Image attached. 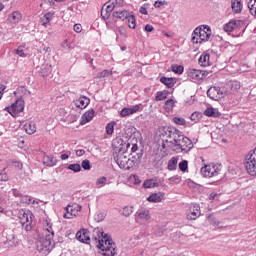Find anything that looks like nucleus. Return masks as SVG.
Returning a JSON list of instances; mask_svg holds the SVG:
<instances>
[{
  "mask_svg": "<svg viewBox=\"0 0 256 256\" xmlns=\"http://www.w3.org/2000/svg\"><path fill=\"white\" fill-rule=\"evenodd\" d=\"M112 147L114 149V160L117 163L120 169H124L125 171H129V169H133V162L125 155L131 147V144L125 142L123 138L117 137L112 142Z\"/></svg>",
  "mask_w": 256,
  "mask_h": 256,
  "instance_id": "1",
  "label": "nucleus"
},
{
  "mask_svg": "<svg viewBox=\"0 0 256 256\" xmlns=\"http://www.w3.org/2000/svg\"><path fill=\"white\" fill-rule=\"evenodd\" d=\"M46 231L51 234L46 235L44 238H40L36 244L37 251L42 255H49L55 247V243H53V236L55 235L53 228L49 226Z\"/></svg>",
  "mask_w": 256,
  "mask_h": 256,
  "instance_id": "2",
  "label": "nucleus"
},
{
  "mask_svg": "<svg viewBox=\"0 0 256 256\" xmlns=\"http://www.w3.org/2000/svg\"><path fill=\"white\" fill-rule=\"evenodd\" d=\"M101 238L98 239V249L103 251L104 256H115L117 250L115 249V243L109 235L104 232H100Z\"/></svg>",
  "mask_w": 256,
  "mask_h": 256,
  "instance_id": "3",
  "label": "nucleus"
},
{
  "mask_svg": "<svg viewBox=\"0 0 256 256\" xmlns=\"http://www.w3.org/2000/svg\"><path fill=\"white\" fill-rule=\"evenodd\" d=\"M18 217L25 231H31V229H33L32 223H33V217L35 216L33 215L32 211L22 209L18 212Z\"/></svg>",
  "mask_w": 256,
  "mask_h": 256,
  "instance_id": "4",
  "label": "nucleus"
},
{
  "mask_svg": "<svg viewBox=\"0 0 256 256\" xmlns=\"http://www.w3.org/2000/svg\"><path fill=\"white\" fill-rule=\"evenodd\" d=\"M245 169L252 177H256V152L251 150L245 157Z\"/></svg>",
  "mask_w": 256,
  "mask_h": 256,
  "instance_id": "5",
  "label": "nucleus"
},
{
  "mask_svg": "<svg viewBox=\"0 0 256 256\" xmlns=\"http://www.w3.org/2000/svg\"><path fill=\"white\" fill-rule=\"evenodd\" d=\"M165 134L167 137V143H171V145H174V147H177V144L181 143V140L183 139V137H185L181 131L175 128H168L165 131Z\"/></svg>",
  "mask_w": 256,
  "mask_h": 256,
  "instance_id": "6",
  "label": "nucleus"
},
{
  "mask_svg": "<svg viewBox=\"0 0 256 256\" xmlns=\"http://www.w3.org/2000/svg\"><path fill=\"white\" fill-rule=\"evenodd\" d=\"M225 95H231V92H229L227 90V87L225 86H214L207 91V97H209V99H212V101H218V99H221V97H225Z\"/></svg>",
  "mask_w": 256,
  "mask_h": 256,
  "instance_id": "7",
  "label": "nucleus"
},
{
  "mask_svg": "<svg viewBox=\"0 0 256 256\" xmlns=\"http://www.w3.org/2000/svg\"><path fill=\"white\" fill-rule=\"evenodd\" d=\"M201 174L203 177H217L221 173L220 164H209L201 168Z\"/></svg>",
  "mask_w": 256,
  "mask_h": 256,
  "instance_id": "8",
  "label": "nucleus"
},
{
  "mask_svg": "<svg viewBox=\"0 0 256 256\" xmlns=\"http://www.w3.org/2000/svg\"><path fill=\"white\" fill-rule=\"evenodd\" d=\"M25 109V101L23 99H18L11 106L5 108V111H8L12 117H17L19 113H23Z\"/></svg>",
  "mask_w": 256,
  "mask_h": 256,
  "instance_id": "9",
  "label": "nucleus"
},
{
  "mask_svg": "<svg viewBox=\"0 0 256 256\" xmlns=\"http://www.w3.org/2000/svg\"><path fill=\"white\" fill-rule=\"evenodd\" d=\"M176 147H178V153H189V151L193 149V141H191V139H189L188 137L184 136Z\"/></svg>",
  "mask_w": 256,
  "mask_h": 256,
  "instance_id": "10",
  "label": "nucleus"
},
{
  "mask_svg": "<svg viewBox=\"0 0 256 256\" xmlns=\"http://www.w3.org/2000/svg\"><path fill=\"white\" fill-rule=\"evenodd\" d=\"M196 33L200 34V41H202V43L211 39V27L208 25L198 26L196 28Z\"/></svg>",
  "mask_w": 256,
  "mask_h": 256,
  "instance_id": "11",
  "label": "nucleus"
},
{
  "mask_svg": "<svg viewBox=\"0 0 256 256\" xmlns=\"http://www.w3.org/2000/svg\"><path fill=\"white\" fill-rule=\"evenodd\" d=\"M188 77L190 81L197 83V81L205 79V72L197 69H190L188 71Z\"/></svg>",
  "mask_w": 256,
  "mask_h": 256,
  "instance_id": "12",
  "label": "nucleus"
},
{
  "mask_svg": "<svg viewBox=\"0 0 256 256\" xmlns=\"http://www.w3.org/2000/svg\"><path fill=\"white\" fill-rule=\"evenodd\" d=\"M142 107V104H136L130 108H123L120 112V115L121 117H129V115H134V113L141 111Z\"/></svg>",
  "mask_w": 256,
  "mask_h": 256,
  "instance_id": "13",
  "label": "nucleus"
},
{
  "mask_svg": "<svg viewBox=\"0 0 256 256\" xmlns=\"http://www.w3.org/2000/svg\"><path fill=\"white\" fill-rule=\"evenodd\" d=\"M76 239L80 241V243H86L89 245V241H91V237L89 236V231L83 229L76 233Z\"/></svg>",
  "mask_w": 256,
  "mask_h": 256,
  "instance_id": "14",
  "label": "nucleus"
},
{
  "mask_svg": "<svg viewBox=\"0 0 256 256\" xmlns=\"http://www.w3.org/2000/svg\"><path fill=\"white\" fill-rule=\"evenodd\" d=\"M52 71L51 64H42L41 67H37V72L41 77H49Z\"/></svg>",
  "mask_w": 256,
  "mask_h": 256,
  "instance_id": "15",
  "label": "nucleus"
},
{
  "mask_svg": "<svg viewBox=\"0 0 256 256\" xmlns=\"http://www.w3.org/2000/svg\"><path fill=\"white\" fill-rule=\"evenodd\" d=\"M93 117H95V110L90 109L87 112H85L81 119H80V125H86V123H89L93 120Z\"/></svg>",
  "mask_w": 256,
  "mask_h": 256,
  "instance_id": "16",
  "label": "nucleus"
},
{
  "mask_svg": "<svg viewBox=\"0 0 256 256\" xmlns=\"http://www.w3.org/2000/svg\"><path fill=\"white\" fill-rule=\"evenodd\" d=\"M89 103H91V100L85 96H82L74 101L75 107L78 109H86Z\"/></svg>",
  "mask_w": 256,
  "mask_h": 256,
  "instance_id": "17",
  "label": "nucleus"
},
{
  "mask_svg": "<svg viewBox=\"0 0 256 256\" xmlns=\"http://www.w3.org/2000/svg\"><path fill=\"white\" fill-rule=\"evenodd\" d=\"M73 209H76V211H81V205L74 204L73 206L68 205L66 208L67 213L63 215L64 219H71L75 213L73 212Z\"/></svg>",
  "mask_w": 256,
  "mask_h": 256,
  "instance_id": "18",
  "label": "nucleus"
},
{
  "mask_svg": "<svg viewBox=\"0 0 256 256\" xmlns=\"http://www.w3.org/2000/svg\"><path fill=\"white\" fill-rule=\"evenodd\" d=\"M42 161L46 167H55L57 165V159L53 155L44 154Z\"/></svg>",
  "mask_w": 256,
  "mask_h": 256,
  "instance_id": "19",
  "label": "nucleus"
},
{
  "mask_svg": "<svg viewBox=\"0 0 256 256\" xmlns=\"http://www.w3.org/2000/svg\"><path fill=\"white\" fill-rule=\"evenodd\" d=\"M227 91L230 92V95H232V93H237V91H239V89H241V83L239 81H230L227 84ZM230 89V90H229Z\"/></svg>",
  "mask_w": 256,
  "mask_h": 256,
  "instance_id": "20",
  "label": "nucleus"
},
{
  "mask_svg": "<svg viewBox=\"0 0 256 256\" xmlns=\"http://www.w3.org/2000/svg\"><path fill=\"white\" fill-rule=\"evenodd\" d=\"M23 19V15H21V12L14 11L11 14L8 15V21L9 23H19Z\"/></svg>",
  "mask_w": 256,
  "mask_h": 256,
  "instance_id": "21",
  "label": "nucleus"
},
{
  "mask_svg": "<svg viewBox=\"0 0 256 256\" xmlns=\"http://www.w3.org/2000/svg\"><path fill=\"white\" fill-rule=\"evenodd\" d=\"M163 197H165V194L158 192L150 195L147 198V201H149L150 203H161V201H163Z\"/></svg>",
  "mask_w": 256,
  "mask_h": 256,
  "instance_id": "22",
  "label": "nucleus"
},
{
  "mask_svg": "<svg viewBox=\"0 0 256 256\" xmlns=\"http://www.w3.org/2000/svg\"><path fill=\"white\" fill-rule=\"evenodd\" d=\"M209 59H211V56L207 53H203L200 56L198 63L199 65H201V67H209V65H211V62Z\"/></svg>",
  "mask_w": 256,
  "mask_h": 256,
  "instance_id": "23",
  "label": "nucleus"
},
{
  "mask_svg": "<svg viewBox=\"0 0 256 256\" xmlns=\"http://www.w3.org/2000/svg\"><path fill=\"white\" fill-rule=\"evenodd\" d=\"M132 159H130L132 163V167H135V165H139L141 163V159L143 157V150H140L139 152L132 153Z\"/></svg>",
  "mask_w": 256,
  "mask_h": 256,
  "instance_id": "24",
  "label": "nucleus"
},
{
  "mask_svg": "<svg viewBox=\"0 0 256 256\" xmlns=\"http://www.w3.org/2000/svg\"><path fill=\"white\" fill-rule=\"evenodd\" d=\"M239 23H241V20H231L224 25V31L226 33H231V31H234L235 27H237Z\"/></svg>",
  "mask_w": 256,
  "mask_h": 256,
  "instance_id": "25",
  "label": "nucleus"
},
{
  "mask_svg": "<svg viewBox=\"0 0 256 256\" xmlns=\"http://www.w3.org/2000/svg\"><path fill=\"white\" fill-rule=\"evenodd\" d=\"M160 83H163L168 89H171L175 87V83H177V81H175L174 78H167L162 76L160 78Z\"/></svg>",
  "mask_w": 256,
  "mask_h": 256,
  "instance_id": "26",
  "label": "nucleus"
},
{
  "mask_svg": "<svg viewBox=\"0 0 256 256\" xmlns=\"http://www.w3.org/2000/svg\"><path fill=\"white\" fill-rule=\"evenodd\" d=\"M204 115L206 117H221V112H219V109L211 107L204 111Z\"/></svg>",
  "mask_w": 256,
  "mask_h": 256,
  "instance_id": "27",
  "label": "nucleus"
},
{
  "mask_svg": "<svg viewBox=\"0 0 256 256\" xmlns=\"http://www.w3.org/2000/svg\"><path fill=\"white\" fill-rule=\"evenodd\" d=\"M113 17L114 19H121V21H126V19L129 17V12L127 10L114 11Z\"/></svg>",
  "mask_w": 256,
  "mask_h": 256,
  "instance_id": "28",
  "label": "nucleus"
},
{
  "mask_svg": "<svg viewBox=\"0 0 256 256\" xmlns=\"http://www.w3.org/2000/svg\"><path fill=\"white\" fill-rule=\"evenodd\" d=\"M201 215V211L199 210V205H194L190 208V214L188 215L189 219L195 220L197 217Z\"/></svg>",
  "mask_w": 256,
  "mask_h": 256,
  "instance_id": "29",
  "label": "nucleus"
},
{
  "mask_svg": "<svg viewBox=\"0 0 256 256\" xmlns=\"http://www.w3.org/2000/svg\"><path fill=\"white\" fill-rule=\"evenodd\" d=\"M116 4H117V0H110L102 7V9H104L106 13H109L111 15V13H113V11L115 10Z\"/></svg>",
  "mask_w": 256,
  "mask_h": 256,
  "instance_id": "30",
  "label": "nucleus"
},
{
  "mask_svg": "<svg viewBox=\"0 0 256 256\" xmlns=\"http://www.w3.org/2000/svg\"><path fill=\"white\" fill-rule=\"evenodd\" d=\"M52 20H53V13L48 12L42 16L40 23L41 25H43V27H47V25H49V23H51Z\"/></svg>",
  "mask_w": 256,
  "mask_h": 256,
  "instance_id": "31",
  "label": "nucleus"
},
{
  "mask_svg": "<svg viewBox=\"0 0 256 256\" xmlns=\"http://www.w3.org/2000/svg\"><path fill=\"white\" fill-rule=\"evenodd\" d=\"M231 7L234 13H241V11H243V4L241 3V1L232 0Z\"/></svg>",
  "mask_w": 256,
  "mask_h": 256,
  "instance_id": "32",
  "label": "nucleus"
},
{
  "mask_svg": "<svg viewBox=\"0 0 256 256\" xmlns=\"http://www.w3.org/2000/svg\"><path fill=\"white\" fill-rule=\"evenodd\" d=\"M126 23L129 29H135L137 27V20L135 19V15H130L126 19Z\"/></svg>",
  "mask_w": 256,
  "mask_h": 256,
  "instance_id": "33",
  "label": "nucleus"
},
{
  "mask_svg": "<svg viewBox=\"0 0 256 256\" xmlns=\"http://www.w3.org/2000/svg\"><path fill=\"white\" fill-rule=\"evenodd\" d=\"M136 215L140 219H144L145 221H149L151 219V214L149 213V210H139Z\"/></svg>",
  "mask_w": 256,
  "mask_h": 256,
  "instance_id": "34",
  "label": "nucleus"
},
{
  "mask_svg": "<svg viewBox=\"0 0 256 256\" xmlns=\"http://www.w3.org/2000/svg\"><path fill=\"white\" fill-rule=\"evenodd\" d=\"M144 189H151L153 187H159V183L155 182L154 179L145 180L143 183Z\"/></svg>",
  "mask_w": 256,
  "mask_h": 256,
  "instance_id": "35",
  "label": "nucleus"
},
{
  "mask_svg": "<svg viewBox=\"0 0 256 256\" xmlns=\"http://www.w3.org/2000/svg\"><path fill=\"white\" fill-rule=\"evenodd\" d=\"M177 163H178V159L177 157H172L169 161H168V170L169 171H175V169H177Z\"/></svg>",
  "mask_w": 256,
  "mask_h": 256,
  "instance_id": "36",
  "label": "nucleus"
},
{
  "mask_svg": "<svg viewBox=\"0 0 256 256\" xmlns=\"http://www.w3.org/2000/svg\"><path fill=\"white\" fill-rule=\"evenodd\" d=\"M24 129L26 133H28V135H33V133L37 131V127H35V124H31V123H26L24 125Z\"/></svg>",
  "mask_w": 256,
  "mask_h": 256,
  "instance_id": "37",
  "label": "nucleus"
},
{
  "mask_svg": "<svg viewBox=\"0 0 256 256\" xmlns=\"http://www.w3.org/2000/svg\"><path fill=\"white\" fill-rule=\"evenodd\" d=\"M197 31V28L194 29L193 33H192V38H191V41L192 43H203L202 40H201V34L198 32L196 33Z\"/></svg>",
  "mask_w": 256,
  "mask_h": 256,
  "instance_id": "38",
  "label": "nucleus"
},
{
  "mask_svg": "<svg viewBox=\"0 0 256 256\" xmlns=\"http://www.w3.org/2000/svg\"><path fill=\"white\" fill-rule=\"evenodd\" d=\"M105 185H107V177L102 176L96 180V187H98V189L105 187Z\"/></svg>",
  "mask_w": 256,
  "mask_h": 256,
  "instance_id": "39",
  "label": "nucleus"
},
{
  "mask_svg": "<svg viewBox=\"0 0 256 256\" xmlns=\"http://www.w3.org/2000/svg\"><path fill=\"white\" fill-rule=\"evenodd\" d=\"M5 205H7V200L5 197L0 196V213L3 215L7 214V210H5Z\"/></svg>",
  "mask_w": 256,
  "mask_h": 256,
  "instance_id": "40",
  "label": "nucleus"
},
{
  "mask_svg": "<svg viewBox=\"0 0 256 256\" xmlns=\"http://www.w3.org/2000/svg\"><path fill=\"white\" fill-rule=\"evenodd\" d=\"M109 75H113V71L111 70H103L97 74V79H103L105 77H109Z\"/></svg>",
  "mask_w": 256,
  "mask_h": 256,
  "instance_id": "41",
  "label": "nucleus"
},
{
  "mask_svg": "<svg viewBox=\"0 0 256 256\" xmlns=\"http://www.w3.org/2000/svg\"><path fill=\"white\" fill-rule=\"evenodd\" d=\"M178 167L182 173H185V171L189 169V162L187 160H183L178 164Z\"/></svg>",
  "mask_w": 256,
  "mask_h": 256,
  "instance_id": "42",
  "label": "nucleus"
},
{
  "mask_svg": "<svg viewBox=\"0 0 256 256\" xmlns=\"http://www.w3.org/2000/svg\"><path fill=\"white\" fill-rule=\"evenodd\" d=\"M172 71L176 73L177 75H181L183 71H185V68L181 65H172Z\"/></svg>",
  "mask_w": 256,
  "mask_h": 256,
  "instance_id": "43",
  "label": "nucleus"
},
{
  "mask_svg": "<svg viewBox=\"0 0 256 256\" xmlns=\"http://www.w3.org/2000/svg\"><path fill=\"white\" fill-rule=\"evenodd\" d=\"M67 169L73 171L74 173H79L81 171V164H70Z\"/></svg>",
  "mask_w": 256,
  "mask_h": 256,
  "instance_id": "44",
  "label": "nucleus"
},
{
  "mask_svg": "<svg viewBox=\"0 0 256 256\" xmlns=\"http://www.w3.org/2000/svg\"><path fill=\"white\" fill-rule=\"evenodd\" d=\"M113 131H115V122H110L106 125V133L107 135H113Z\"/></svg>",
  "mask_w": 256,
  "mask_h": 256,
  "instance_id": "45",
  "label": "nucleus"
},
{
  "mask_svg": "<svg viewBox=\"0 0 256 256\" xmlns=\"http://www.w3.org/2000/svg\"><path fill=\"white\" fill-rule=\"evenodd\" d=\"M167 99V92L159 91L156 94V101H165Z\"/></svg>",
  "mask_w": 256,
  "mask_h": 256,
  "instance_id": "46",
  "label": "nucleus"
},
{
  "mask_svg": "<svg viewBox=\"0 0 256 256\" xmlns=\"http://www.w3.org/2000/svg\"><path fill=\"white\" fill-rule=\"evenodd\" d=\"M132 213H133V207L131 206H126L122 210V215H124V217H129Z\"/></svg>",
  "mask_w": 256,
  "mask_h": 256,
  "instance_id": "47",
  "label": "nucleus"
},
{
  "mask_svg": "<svg viewBox=\"0 0 256 256\" xmlns=\"http://www.w3.org/2000/svg\"><path fill=\"white\" fill-rule=\"evenodd\" d=\"M81 167L82 169H84V171H91V161L87 159L83 160Z\"/></svg>",
  "mask_w": 256,
  "mask_h": 256,
  "instance_id": "48",
  "label": "nucleus"
},
{
  "mask_svg": "<svg viewBox=\"0 0 256 256\" xmlns=\"http://www.w3.org/2000/svg\"><path fill=\"white\" fill-rule=\"evenodd\" d=\"M255 8H256V0H250L248 2V9L251 13V15H254L255 13Z\"/></svg>",
  "mask_w": 256,
  "mask_h": 256,
  "instance_id": "49",
  "label": "nucleus"
},
{
  "mask_svg": "<svg viewBox=\"0 0 256 256\" xmlns=\"http://www.w3.org/2000/svg\"><path fill=\"white\" fill-rule=\"evenodd\" d=\"M202 114L199 112H194L191 114L190 119L191 121H194V123H198V121L201 119Z\"/></svg>",
  "mask_w": 256,
  "mask_h": 256,
  "instance_id": "50",
  "label": "nucleus"
},
{
  "mask_svg": "<svg viewBox=\"0 0 256 256\" xmlns=\"http://www.w3.org/2000/svg\"><path fill=\"white\" fill-rule=\"evenodd\" d=\"M105 217H106V215L104 212H99V213L95 214L94 219H95V221H97V223H101V221L105 220Z\"/></svg>",
  "mask_w": 256,
  "mask_h": 256,
  "instance_id": "51",
  "label": "nucleus"
},
{
  "mask_svg": "<svg viewBox=\"0 0 256 256\" xmlns=\"http://www.w3.org/2000/svg\"><path fill=\"white\" fill-rule=\"evenodd\" d=\"M149 8V3H146L144 5H142L139 9V12L142 14V15H148L149 12L147 11V9Z\"/></svg>",
  "mask_w": 256,
  "mask_h": 256,
  "instance_id": "52",
  "label": "nucleus"
},
{
  "mask_svg": "<svg viewBox=\"0 0 256 256\" xmlns=\"http://www.w3.org/2000/svg\"><path fill=\"white\" fill-rule=\"evenodd\" d=\"M4 168L1 172H0V181H9V175H7V172H5Z\"/></svg>",
  "mask_w": 256,
  "mask_h": 256,
  "instance_id": "53",
  "label": "nucleus"
},
{
  "mask_svg": "<svg viewBox=\"0 0 256 256\" xmlns=\"http://www.w3.org/2000/svg\"><path fill=\"white\" fill-rule=\"evenodd\" d=\"M166 105V109H173V107H175V101L173 99H168L165 102Z\"/></svg>",
  "mask_w": 256,
  "mask_h": 256,
  "instance_id": "54",
  "label": "nucleus"
},
{
  "mask_svg": "<svg viewBox=\"0 0 256 256\" xmlns=\"http://www.w3.org/2000/svg\"><path fill=\"white\" fill-rule=\"evenodd\" d=\"M16 55H19V57H25V50L23 46H19L16 49Z\"/></svg>",
  "mask_w": 256,
  "mask_h": 256,
  "instance_id": "55",
  "label": "nucleus"
},
{
  "mask_svg": "<svg viewBox=\"0 0 256 256\" xmlns=\"http://www.w3.org/2000/svg\"><path fill=\"white\" fill-rule=\"evenodd\" d=\"M101 17H102V19H104V21H107V19H109V17H111V14L102 8L101 9Z\"/></svg>",
  "mask_w": 256,
  "mask_h": 256,
  "instance_id": "56",
  "label": "nucleus"
},
{
  "mask_svg": "<svg viewBox=\"0 0 256 256\" xmlns=\"http://www.w3.org/2000/svg\"><path fill=\"white\" fill-rule=\"evenodd\" d=\"M174 123H176V125H185L186 121L184 118L175 117Z\"/></svg>",
  "mask_w": 256,
  "mask_h": 256,
  "instance_id": "57",
  "label": "nucleus"
},
{
  "mask_svg": "<svg viewBox=\"0 0 256 256\" xmlns=\"http://www.w3.org/2000/svg\"><path fill=\"white\" fill-rule=\"evenodd\" d=\"M116 31L118 32V33H120V35H123L124 37H125V35H127V30L124 28V27H117L116 28Z\"/></svg>",
  "mask_w": 256,
  "mask_h": 256,
  "instance_id": "58",
  "label": "nucleus"
},
{
  "mask_svg": "<svg viewBox=\"0 0 256 256\" xmlns=\"http://www.w3.org/2000/svg\"><path fill=\"white\" fill-rule=\"evenodd\" d=\"M74 31L75 33H81L83 31V27L81 26V24H75Z\"/></svg>",
  "mask_w": 256,
  "mask_h": 256,
  "instance_id": "59",
  "label": "nucleus"
},
{
  "mask_svg": "<svg viewBox=\"0 0 256 256\" xmlns=\"http://www.w3.org/2000/svg\"><path fill=\"white\" fill-rule=\"evenodd\" d=\"M153 25L151 24H147L145 27H144V31H146L147 33H151L153 31Z\"/></svg>",
  "mask_w": 256,
  "mask_h": 256,
  "instance_id": "60",
  "label": "nucleus"
},
{
  "mask_svg": "<svg viewBox=\"0 0 256 256\" xmlns=\"http://www.w3.org/2000/svg\"><path fill=\"white\" fill-rule=\"evenodd\" d=\"M14 167H16L17 169H23V164L19 161H14L13 162Z\"/></svg>",
  "mask_w": 256,
  "mask_h": 256,
  "instance_id": "61",
  "label": "nucleus"
},
{
  "mask_svg": "<svg viewBox=\"0 0 256 256\" xmlns=\"http://www.w3.org/2000/svg\"><path fill=\"white\" fill-rule=\"evenodd\" d=\"M137 151H139V146H137V144H133L131 147V154L137 153Z\"/></svg>",
  "mask_w": 256,
  "mask_h": 256,
  "instance_id": "62",
  "label": "nucleus"
},
{
  "mask_svg": "<svg viewBox=\"0 0 256 256\" xmlns=\"http://www.w3.org/2000/svg\"><path fill=\"white\" fill-rule=\"evenodd\" d=\"M85 153L84 149H78L76 150L77 157H83V154Z\"/></svg>",
  "mask_w": 256,
  "mask_h": 256,
  "instance_id": "63",
  "label": "nucleus"
},
{
  "mask_svg": "<svg viewBox=\"0 0 256 256\" xmlns=\"http://www.w3.org/2000/svg\"><path fill=\"white\" fill-rule=\"evenodd\" d=\"M161 5H165V2H163V1H156V2L154 3V7H155L156 9H159V7H161Z\"/></svg>",
  "mask_w": 256,
  "mask_h": 256,
  "instance_id": "64",
  "label": "nucleus"
}]
</instances>
